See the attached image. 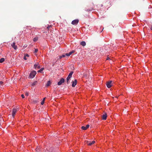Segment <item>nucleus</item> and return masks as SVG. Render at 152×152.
I'll return each mask as SVG.
<instances>
[{"mask_svg": "<svg viewBox=\"0 0 152 152\" xmlns=\"http://www.w3.org/2000/svg\"><path fill=\"white\" fill-rule=\"evenodd\" d=\"M21 96L23 98H24V95L23 94L21 95Z\"/></svg>", "mask_w": 152, "mask_h": 152, "instance_id": "30", "label": "nucleus"}, {"mask_svg": "<svg viewBox=\"0 0 152 152\" xmlns=\"http://www.w3.org/2000/svg\"><path fill=\"white\" fill-rule=\"evenodd\" d=\"M74 52L75 51L74 50H72V51L70 52L69 53H71V54H72V53H74Z\"/></svg>", "mask_w": 152, "mask_h": 152, "instance_id": "28", "label": "nucleus"}, {"mask_svg": "<svg viewBox=\"0 0 152 152\" xmlns=\"http://www.w3.org/2000/svg\"><path fill=\"white\" fill-rule=\"evenodd\" d=\"M65 55H62V56H60V57H59V58H62V57H65Z\"/></svg>", "mask_w": 152, "mask_h": 152, "instance_id": "23", "label": "nucleus"}, {"mask_svg": "<svg viewBox=\"0 0 152 152\" xmlns=\"http://www.w3.org/2000/svg\"><path fill=\"white\" fill-rule=\"evenodd\" d=\"M81 129H83V130H86V129H86V126H83L81 127Z\"/></svg>", "mask_w": 152, "mask_h": 152, "instance_id": "19", "label": "nucleus"}, {"mask_svg": "<svg viewBox=\"0 0 152 152\" xmlns=\"http://www.w3.org/2000/svg\"><path fill=\"white\" fill-rule=\"evenodd\" d=\"M45 98H44L43 99V101H45Z\"/></svg>", "mask_w": 152, "mask_h": 152, "instance_id": "33", "label": "nucleus"}, {"mask_svg": "<svg viewBox=\"0 0 152 152\" xmlns=\"http://www.w3.org/2000/svg\"><path fill=\"white\" fill-rule=\"evenodd\" d=\"M77 80H75L74 81H72V86L73 87H74L77 84Z\"/></svg>", "mask_w": 152, "mask_h": 152, "instance_id": "10", "label": "nucleus"}, {"mask_svg": "<svg viewBox=\"0 0 152 152\" xmlns=\"http://www.w3.org/2000/svg\"><path fill=\"white\" fill-rule=\"evenodd\" d=\"M24 59H25V60H26V59H27V58H26V56H24Z\"/></svg>", "mask_w": 152, "mask_h": 152, "instance_id": "29", "label": "nucleus"}, {"mask_svg": "<svg viewBox=\"0 0 152 152\" xmlns=\"http://www.w3.org/2000/svg\"><path fill=\"white\" fill-rule=\"evenodd\" d=\"M54 65V64H53V66Z\"/></svg>", "mask_w": 152, "mask_h": 152, "instance_id": "35", "label": "nucleus"}, {"mask_svg": "<svg viewBox=\"0 0 152 152\" xmlns=\"http://www.w3.org/2000/svg\"><path fill=\"white\" fill-rule=\"evenodd\" d=\"M34 67L35 69H36L37 68L38 69H40V66L39 63L35 64L34 65Z\"/></svg>", "mask_w": 152, "mask_h": 152, "instance_id": "8", "label": "nucleus"}, {"mask_svg": "<svg viewBox=\"0 0 152 152\" xmlns=\"http://www.w3.org/2000/svg\"><path fill=\"white\" fill-rule=\"evenodd\" d=\"M80 44L83 46H85L86 45V43L84 41H82L80 42Z\"/></svg>", "mask_w": 152, "mask_h": 152, "instance_id": "13", "label": "nucleus"}, {"mask_svg": "<svg viewBox=\"0 0 152 152\" xmlns=\"http://www.w3.org/2000/svg\"><path fill=\"white\" fill-rule=\"evenodd\" d=\"M38 51V50L37 49H35V51L34 52V53H37Z\"/></svg>", "mask_w": 152, "mask_h": 152, "instance_id": "24", "label": "nucleus"}, {"mask_svg": "<svg viewBox=\"0 0 152 152\" xmlns=\"http://www.w3.org/2000/svg\"><path fill=\"white\" fill-rule=\"evenodd\" d=\"M44 101H42L41 102V104L42 105H43V104H44Z\"/></svg>", "mask_w": 152, "mask_h": 152, "instance_id": "26", "label": "nucleus"}, {"mask_svg": "<svg viewBox=\"0 0 152 152\" xmlns=\"http://www.w3.org/2000/svg\"><path fill=\"white\" fill-rule=\"evenodd\" d=\"M26 57H28L29 56V55L28 54H27L26 55H25Z\"/></svg>", "mask_w": 152, "mask_h": 152, "instance_id": "32", "label": "nucleus"}, {"mask_svg": "<svg viewBox=\"0 0 152 152\" xmlns=\"http://www.w3.org/2000/svg\"><path fill=\"white\" fill-rule=\"evenodd\" d=\"M3 84V82H2V81H0V87H1V86H2Z\"/></svg>", "mask_w": 152, "mask_h": 152, "instance_id": "22", "label": "nucleus"}, {"mask_svg": "<svg viewBox=\"0 0 152 152\" xmlns=\"http://www.w3.org/2000/svg\"><path fill=\"white\" fill-rule=\"evenodd\" d=\"M36 151L37 152H40V148L39 147H37L35 149Z\"/></svg>", "mask_w": 152, "mask_h": 152, "instance_id": "16", "label": "nucleus"}, {"mask_svg": "<svg viewBox=\"0 0 152 152\" xmlns=\"http://www.w3.org/2000/svg\"><path fill=\"white\" fill-rule=\"evenodd\" d=\"M64 80L63 78H61L60 81L58 82V85L59 86L61 85L62 83H64Z\"/></svg>", "mask_w": 152, "mask_h": 152, "instance_id": "5", "label": "nucleus"}, {"mask_svg": "<svg viewBox=\"0 0 152 152\" xmlns=\"http://www.w3.org/2000/svg\"><path fill=\"white\" fill-rule=\"evenodd\" d=\"M51 84L50 82V81H48L46 84V86L48 87Z\"/></svg>", "mask_w": 152, "mask_h": 152, "instance_id": "14", "label": "nucleus"}, {"mask_svg": "<svg viewBox=\"0 0 152 152\" xmlns=\"http://www.w3.org/2000/svg\"><path fill=\"white\" fill-rule=\"evenodd\" d=\"M150 29L151 30H152V25H151V27H150Z\"/></svg>", "mask_w": 152, "mask_h": 152, "instance_id": "31", "label": "nucleus"}, {"mask_svg": "<svg viewBox=\"0 0 152 152\" xmlns=\"http://www.w3.org/2000/svg\"><path fill=\"white\" fill-rule=\"evenodd\" d=\"M36 74V71L33 70L30 73L29 77L30 78H33L35 77Z\"/></svg>", "mask_w": 152, "mask_h": 152, "instance_id": "1", "label": "nucleus"}, {"mask_svg": "<svg viewBox=\"0 0 152 152\" xmlns=\"http://www.w3.org/2000/svg\"><path fill=\"white\" fill-rule=\"evenodd\" d=\"M79 22V20L77 19L75 20H73L72 21V24L74 25H75L78 23Z\"/></svg>", "mask_w": 152, "mask_h": 152, "instance_id": "7", "label": "nucleus"}, {"mask_svg": "<svg viewBox=\"0 0 152 152\" xmlns=\"http://www.w3.org/2000/svg\"><path fill=\"white\" fill-rule=\"evenodd\" d=\"M19 108H14L12 110V115L13 117L14 118L15 116V115L17 111H18Z\"/></svg>", "mask_w": 152, "mask_h": 152, "instance_id": "2", "label": "nucleus"}, {"mask_svg": "<svg viewBox=\"0 0 152 152\" xmlns=\"http://www.w3.org/2000/svg\"><path fill=\"white\" fill-rule=\"evenodd\" d=\"M11 46L12 48L15 50H16L17 48V47L15 45V43L13 42L12 45Z\"/></svg>", "mask_w": 152, "mask_h": 152, "instance_id": "11", "label": "nucleus"}, {"mask_svg": "<svg viewBox=\"0 0 152 152\" xmlns=\"http://www.w3.org/2000/svg\"><path fill=\"white\" fill-rule=\"evenodd\" d=\"M107 117V114L104 113L102 115V118L103 120H106Z\"/></svg>", "mask_w": 152, "mask_h": 152, "instance_id": "6", "label": "nucleus"}, {"mask_svg": "<svg viewBox=\"0 0 152 152\" xmlns=\"http://www.w3.org/2000/svg\"><path fill=\"white\" fill-rule=\"evenodd\" d=\"M86 143L88 145L90 146L94 144L95 143V141H93L92 142H90L88 141H87Z\"/></svg>", "mask_w": 152, "mask_h": 152, "instance_id": "9", "label": "nucleus"}, {"mask_svg": "<svg viewBox=\"0 0 152 152\" xmlns=\"http://www.w3.org/2000/svg\"><path fill=\"white\" fill-rule=\"evenodd\" d=\"M25 94V95L27 96H28V92L26 93Z\"/></svg>", "mask_w": 152, "mask_h": 152, "instance_id": "27", "label": "nucleus"}, {"mask_svg": "<svg viewBox=\"0 0 152 152\" xmlns=\"http://www.w3.org/2000/svg\"><path fill=\"white\" fill-rule=\"evenodd\" d=\"M38 39V37H35L33 39V41L34 42H36L37 40Z\"/></svg>", "mask_w": 152, "mask_h": 152, "instance_id": "18", "label": "nucleus"}, {"mask_svg": "<svg viewBox=\"0 0 152 152\" xmlns=\"http://www.w3.org/2000/svg\"><path fill=\"white\" fill-rule=\"evenodd\" d=\"M71 55V53H66L65 54V55L68 56H70Z\"/></svg>", "mask_w": 152, "mask_h": 152, "instance_id": "21", "label": "nucleus"}, {"mask_svg": "<svg viewBox=\"0 0 152 152\" xmlns=\"http://www.w3.org/2000/svg\"><path fill=\"white\" fill-rule=\"evenodd\" d=\"M44 68H42L40 70H38V72L42 73V71L44 70Z\"/></svg>", "mask_w": 152, "mask_h": 152, "instance_id": "17", "label": "nucleus"}, {"mask_svg": "<svg viewBox=\"0 0 152 152\" xmlns=\"http://www.w3.org/2000/svg\"><path fill=\"white\" fill-rule=\"evenodd\" d=\"M89 125H88V124L87 125H86V129H87L88 128H89Z\"/></svg>", "mask_w": 152, "mask_h": 152, "instance_id": "25", "label": "nucleus"}, {"mask_svg": "<svg viewBox=\"0 0 152 152\" xmlns=\"http://www.w3.org/2000/svg\"><path fill=\"white\" fill-rule=\"evenodd\" d=\"M93 10V8H91L90 9H86V11H91Z\"/></svg>", "mask_w": 152, "mask_h": 152, "instance_id": "20", "label": "nucleus"}, {"mask_svg": "<svg viewBox=\"0 0 152 152\" xmlns=\"http://www.w3.org/2000/svg\"><path fill=\"white\" fill-rule=\"evenodd\" d=\"M112 81L111 80L110 81L107 82L106 85L107 87L108 88H110L112 86Z\"/></svg>", "mask_w": 152, "mask_h": 152, "instance_id": "4", "label": "nucleus"}, {"mask_svg": "<svg viewBox=\"0 0 152 152\" xmlns=\"http://www.w3.org/2000/svg\"><path fill=\"white\" fill-rule=\"evenodd\" d=\"M73 73V72L72 71L70 72V73H69L68 77L66 78V80H67V84H68L69 83V81L70 79L72 77V74Z\"/></svg>", "mask_w": 152, "mask_h": 152, "instance_id": "3", "label": "nucleus"}, {"mask_svg": "<svg viewBox=\"0 0 152 152\" xmlns=\"http://www.w3.org/2000/svg\"><path fill=\"white\" fill-rule=\"evenodd\" d=\"M5 60L4 58H2L0 59V63H2Z\"/></svg>", "mask_w": 152, "mask_h": 152, "instance_id": "15", "label": "nucleus"}, {"mask_svg": "<svg viewBox=\"0 0 152 152\" xmlns=\"http://www.w3.org/2000/svg\"><path fill=\"white\" fill-rule=\"evenodd\" d=\"M37 81H35L33 83H31V85L34 86L35 85H37Z\"/></svg>", "mask_w": 152, "mask_h": 152, "instance_id": "12", "label": "nucleus"}, {"mask_svg": "<svg viewBox=\"0 0 152 152\" xmlns=\"http://www.w3.org/2000/svg\"><path fill=\"white\" fill-rule=\"evenodd\" d=\"M109 59V58H108V57L107 58V60H108V59Z\"/></svg>", "mask_w": 152, "mask_h": 152, "instance_id": "34", "label": "nucleus"}]
</instances>
